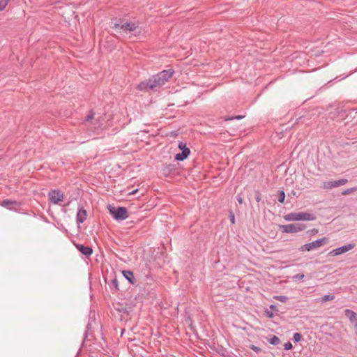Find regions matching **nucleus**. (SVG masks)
Here are the masks:
<instances>
[{"label":"nucleus","instance_id":"1","mask_svg":"<svg viewBox=\"0 0 357 357\" xmlns=\"http://www.w3.org/2000/svg\"><path fill=\"white\" fill-rule=\"evenodd\" d=\"M174 70L172 69L165 70L151 78L152 85L151 90L155 91L158 88L163 86L169 79L172 76Z\"/></svg>","mask_w":357,"mask_h":357},{"label":"nucleus","instance_id":"7","mask_svg":"<svg viewBox=\"0 0 357 357\" xmlns=\"http://www.w3.org/2000/svg\"><path fill=\"white\" fill-rule=\"evenodd\" d=\"M354 247H355L354 243H349L347 245H343L342 247H340L338 248H336V249H334V250L330 251L328 253V255L331 256V257L337 256L339 255L345 253V252L352 250L353 248H354Z\"/></svg>","mask_w":357,"mask_h":357},{"label":"nucleus","instance_id":"23","mask_svg":"<svg viewBox=\"0 0 357 357\" xmlns=\"http://www.w3.org/2000/svg\"><path fill=\"white\" fill-rule=\"evenodd\" d=\"M293 339L295 342H299L301 340V335L299 333H295Z\"/></svg>","mask_w":357,"mask_h":357},{"label":"nucleus","instance_id":"2","mask_svg":"<svg viewBox=\"0 0 357 357\" xmlns=\"http://www.w3.org/2000/svg\"><path fill=\"white\" fill-rule=\"evenodd\" d=\"M286 221H312L316 220V215L308 212L289 213L284 215Z\"/></svg>","mask_w":357,"mask_h":357},{"label":"nucleus","instance_id":"13","mask_svg":"<svg viewBox=\"0 0 357 357\" xmlns=\"http://www.w3.org/2000/svg\"><path fill=\"white\" fill-rule=\"evenodd\" d=\"M152 85V82L151 79H149L147 81H144L140 82L137 86V89L139 91H146L148 89H151V86Z\"/></svg>","mask_w":357,"mask_h":357},{"label":"nucleus","instance_id":"33","mask_svg":"<svg viewBox=\"0 0 357 357\" xmlns=\"http://www.w3.org/2000/svg\"><path fill=\"white\" fill-rule=\"evenodd\" d=\"M137 192V190H132V192H130L129 194H130V195H134V194H135Z\"/></svg>","mask_w":357,"mask_h":357},{"label":"nucleus","instance_id":"34","mask_svg":"<svg viewBox=\"0 0 357 357\" xmlns=\"http://www.w3.org/2000/svg\"><path fill=\"white\" fill-rule=\"evenodd\" d=\"M241 118H242V116H235V117H233V118H232V119H241Z\"/></svg>","mask_w":357,"mask_h":357},{"label":"nucleus","instance_id":"22","mask_svg":"<svg viewBox=\"0 0 357 357\" xmlns=\"http://www.w3.org/2000/svg\"><path fill=\"white\" fill-rule=\"evenodd\" d=\"M285 199V194L284 191H280L278 195V201L280 203H283Z\"/></svg>","mask_w":357,"mask_h":357},{"label":"nucleus","instance_id":"9","mask_svg":"<svg viewBox=\"0 0 357 357\" xmlns=\"http://www.w3.org/2000/svg\"><path fill=\"white\" fill-rule=\"evenodd\" d=\"M348 182L347 179L343 178L337 181H329L323 183L322 188L326 190H331L334 188L345 185Z\"/></svg>","mask_w":357,"mask_h":357},{"label":"nucleus","instance_id":"27","mask_svg":"<svg viewBox=\"0 0 357 357\" xmlns=\"http://www.w3.org/2000/svg\"><path fill=\"white\" fill-rule=\"evenodd\" d=\"M318 229H312L309 231H307V234H310V235H314V234H317L318 233Z\"/></svg>","mask_w":357,"mask_h":357},{"label":"nucleus","instance_id":"24","mask_svg":"<svg viewBox=\"0 0 357 357\" xmlns=\"http://www.w3.org/2000/svg\"><path fill=\"white\" fill-rule=\"evenodd\" d=\"M93 117H94V113L92 111H91L86 116V121H90L93 119Z\"/></svg>","mask_w":357,"mask_h":357},{"label":"nucleus","instance_id":"19","mask_svg":"<svg viewBox=\"0 0 357 357\" xmlns=\"http://www.w3.org/2000/svg\"><path fill=\"white\" fill-rule=\"evenodd\" d=\"M10 0H1L0 1V11L3 10L8 6Z\"/></svg>","mask_w":357,"mask_h":357},{"label":"nucleus","instance_id":"15","mask_svg":"<svg viewBox=\"0 0 357 357\" xmlns=\"http://www.w3.org/2000/svg\"><path fill=\"white\" fill-rule=\"evenodd\" d=\"M122 273L123 276L130 282V284H135V279L133 273L130 271H123Z\"/></svg>","mask_w":357,"mask_h":357},{"label":"nucleus","instance_id":"28","mask_svg":"<svg viewBox=\"0 0 357 357\" xmlns=\"http://www.w3.org/2000/svg\"><path fill=\"white\" fill-rule=\"evenodd\" d=\"M255 199L257 202L261 201V194L259 192H255Z\"/></svg>","mask_w":357,"mask_h":357},{"label":"nucleus","instance_id":"31","mask_svg":"<svg viewBox=\"0 0 357 357\" xmlns=\"http://www.w3.org/2000/svg\"><path fill=\"white\" fill-rule=\"evenodd\" d=\"M251 349H252V350H254L255 351H256V352H259V351H261L260 348H259V347H256V346H254V345H252V346L251 347Z\"/></svg>","mask_w":357,"mask_h":357},{"label":"nucleus","instance_id":"17","mask_svg":"<svg viewBox=\"0 0 357 357\" xmlns=\"http://www.w3.org/2000/svg\"><path fill=\"white\" fill-rule=\"evenodd\" d=\"M268 342L270 344H271L273 345H277L280 342V340L276 335H273L271 338H270Z\"/></svg>","mask_w":357,"mask_h":357},{"label":"nucleus","instance_id":"29","mask_svg":"<svg viewBox=\"0 0 357 357\" xmlns=\"http://www.w3.org/2000/svg\"><path fill=\"white\" fill-rule=\"evenodd\" d=\"M229 218H230V221L232 224H234L235 223V216H234V214L233 213H231L229 214Z\"/></svg>","mask_w":357,"mask_h":357},{"label":"nucleus","instance_id":"8","mask_svg":"<svg viewBox=\"0 0 357 357\" xmlns=\"http://www.w3.org/2000/svg\"><path fill=\"white\" fill-rule=\"evenodd\" d=\"M178 148L182 151V152L176 154L175 160L183 161L188 157L190 153V150L186 146V144L183 142L179 143Z\"/></svg>","mask_w":357,"mask_h":357},{"label":"nucleus","instance_id":"32","mask_svg":"<svg viewBox=\"0 0 357 357\" xmlns=\"http://www.w3.org/2000/svg\"><path fill=\"white\" fill-rule=\"evenodd\" d=\"M114 28H120L121 29V25L119 24H114Z\"/></svg>","mask_w":357,"mask_h":357},{"label":"nucleus","instance_id":"3","mask_svg":"<svg viewBox=\"0 0 357 357\" xmlns=\"http://www.w3.org/2000/svg\"><path fill=\"white\" fill-rule=\"evenodd\" d=\"M306 226L304 224L294 223L285 225H280V228L284 233L293 234L301 231L305 229Z\"/></svg>","mask_w":357,"mask_h":357},{"label":"nucleus","instance_id":"26","mask_svg":"<svg viewBox=\"0 0 357 357\" xmlns=\"http://www.w3.org/2000/svg\"><path fill=\"white\" fill-rule=\"evenodd\" d=\"M293 278L295 280H301L304 278V274H297V275H295Z\"/></svg>","mask_w":357,"mask_h":357},{"label":"nucleus","instance_id":"30","mask_svg":"<svg viewBox=\"0 0 357 357\" xmlns=\"http://www.w3.org/2000/svg\"><path fill=\"white\" fill-rule=\"evenodd\" d=\"M236 199L240 204L243 203V198L240 195H237Z\"/></svg>","mask_w":357,"mask_h":357},{"label":"nucleus","instance_id":"18","mask_svg":"<svg viewBox=\"0 0 357 357\" xmlns=\"http://www.w3.org/2000/svg\"><path fill=\"white\" fill-rule=\"evenodd\" d=\"M335 298L333 295H325L321 298V302L325 303L326 301H333Z\"/></svg>","mask_w":357,"mask_h":357},{"label":"nucleus","instance_id":"11","mask_svg":"<svg viewBox=\"0 0 357 357\" xmlns=\"http://www.w3.org/2000/svg\"><path fill=\"white\" fill-rule=\"evenodd\" d=\"M344 314L347 317L349 318V321L351 323L355 324V327L357 328V314L355 312L352 311L349 309H346L344 310Z\"/></svg>","mask_w":357,"mask_h":357},{"label":"nucleus","instance_id":"20","mask_svg":"<svg viewBox=\"0 0 357 357\" xmlns=\"http://www.w3.org/2000/svg\"><path fill=\"white\" fill-rule=\"evenodd\" d=\"M357 190V188L356 187H354V188H348L345 190H344L342 192V195H349L355 191Z\"/></svg>","mask_w":357,"mask_h":357},{"label":"nucleus","instance_id":"6","mask_svg":"<svg viewBox=\"0 0 357 357\" xmlns=\"http://www.w3.org/2000/svg\"><path fill=\"white\" fill-rule=\"evenodd\" d=\"M64 195L59 190H52L48 193V199L52 204H61L63 201Z\"/></svg>","mask_w":357,"mask_h":357},{"label":"nucleus","instance_id":"12","mask_svg":"<svg viewBox=\"0 0 357 357\" xmlns=\"http://www.w3.org/2000/svg\"><path fill=\"white\" fill-rule=\"evenodd\" d=\"M87 213L86 211L84 208H80L78 210L77 213V222L78 224L84 222V221L86 219Z\"/></svg>","mask_w":357,"mask_h":357},{"label":"nucleus","instance_id":"10","mask_svg":"<svg viewBox=\"0 0 357 357\" xmlns=\"http://www.w3.org/2000/svg\"><path fill=\"white\" fill-rule=\"evenodd\" d=\"M75 248L84 255L86 257H89L91 255L93 252V250L91 248L88 246H84L79 243H74Z\"/></svg>","mask_w":357,"mask_h":357},{"label":"nucleus","instance_id":"25","mask_svg":"<svg viewBox=\"0 0 357 357\" xmlns=\"http://www.w3.org/2000/svg\"><path fill=\"white\" fill-rule=\"evenodd\" d=\"M293 347L292 344L290 342H287L284 344V349L285 350L291 349Z\"/></svg>","mask_w":357,"mask_h":357},{"label":"nucleus","instance_id":"16","mask_svg":"<svg viewBox=\"0 0 357 357\" xmlns=\"http://www.w3.org/2000/svg\"><path fill=\"white\" fill-rule=\"evenodd\" d=\"M1 205L2 206H3V207L11 208V207L13 206H17V203L15 201H12V200H10V199H5V200L2 201Z\"/></svg>","mask_w":357,"mask_h":357},{"label":"nucleus","instance_id":"4","mask_svg":"<svg viewBox=\"0 0 357 357\" xmlns=\"http://www.w3.org/2000/svg\"><path fill=\"white\" fill-rule=\"evenodd\" d=\"M328 238L324 237L321 239H318L312 243H309L302 245L300 250L301 251H305V250L310 251L312 250L320 248L323 245L328 243Z\"/></svg>","mask_w":357,"mask_h":357},{"label":"nucleus","instance_id":"5","mask_svg":"<svg viewBox=\"0 0 357 357\" xmlns=\"http://www.w3.org/2000/svg\"><path fill=\"white\" fill-rule=\"evenodd\" d=\"M109 212L113 218L117 220H123L128 218L127 209L124 207H109Z\"/></svg>","mask_w":357,"mask_h":357},{"label":"nucleus","instance_id":"14","mask_svg":"<svg viewBox=\"0 0 357 357\" xmlns=\"http://www.w3.org/2000/svg\"><path fill=\"white\" fill-rule=\"evenodd\" d=\"M137 27V25L134 22H126L121 25V29L130 31H135Z\"/></svg>","mask_w":357,"mask_h":357},{"label":"nucleus","instance_id":"21","mask_svg":"<svg viewBox=\"0 0 357 357\" xmlns=\"http://www.w3.org/2000/svg\"><path fill=\"white\" fill-rule=\"evenodd\" d=\"M274 298L280 302L286 303L288 300V298L284 296H276Z\"/></svg>","mask_w":357,"mask_h":357}]
</instances>
